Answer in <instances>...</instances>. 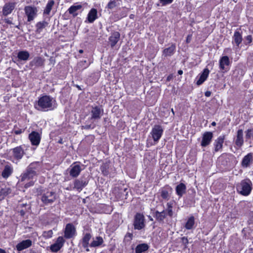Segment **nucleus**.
Returning <instances> with one entry per match:
<instances>
[{
	"label": "nucleus",
	"instance_id": "2f4dec72",
	"mask_svg": "<svg viewBox=\"0 0 253 253\" xmlns=\"http://www.w3.org/2000/svg\"><path fill=\"white\" fill-rule=\"evenodd\" d=\"M186 190V186L183 183L178 184L175 188L176 193L180 197H182L185 193Z\"/></svg>",
	"mask_w": 253,
	"mask_h": 253
},
{
	"label": "nucleus",
	"instance_id": "423d86ee",
	"mask_svg": "<svg viewBox=\"0 0 253 253\" xmlns=\"http://www.w3.org/2000/svg\"><path fill=\"white\" fill-rule=\"evenodd\" d=\"M164 132L162 126L159 125H155L152 127L150 134L155 143H158L161 138Z\"/></svg>",
	"mask_w": 253,
	"mask_h": 253
},
{
	"label": "nucleus",
	"instance_id": "8fccbe9b",
	"mask_svg": "<svg viewBox=\"0 0 253 253\" xmlns=\"http://www.w3.org/2000/svg\"><path fill=\"white\" fill-rule=\"evenodd\" d=\"M246 40L247 41V42H246L245 44H247L248 43H251L252 42V37L251 35H248L246 37Z\"/></svg>",
	"mask_w": 253,
	"mask_h": 253
},
{
	"label": "nucleus",
	"instance_id": "bb28decb",
	"mask_svg": "<svg viewBox=\"0 0 253 253\" xmlns=\"http://www.w3.org/2000/svg\"><path fill=\"white\" fill-rule=\"evenodd\" d=\"M44 60L41 57H35L30 63L31 67H40L44 64Z\"/></svg>",
	"mask_w": 253,
	"mask_h": 253
},
{
	"label": "nucleus",
	"instance_id": "7c9ffc66",
	"mask_svg": "<svg viewBox=\"0 0 253 253\" xmlns=\"http://www.w3.org/2000/svg\"><path fill=\"white\" fill-rule=\"evenodd\" d=\"M92 236L89 233L84 234L82 240V245L84 248H87L89 247V242L91 239Z\"/></svg>",
	"mask_w": 253,
	"mask_h": 253
},
{
	"label": "nucleus",
	"instance_id": "ea45409f",
	"mask_svg": "<svg viewBox=\"0 0 253 253\" xmlns=\"http://www.w3.org/2000/svg\"><path fill=\"white\" fill-rule=\"evenodd\" d=\"M11 189L9 187L2 188L0 191V199H3L5 196L11 193Z\"/></svg>",
	"mask_w": 253,
	"mask_h": 253
},
{
	"label": "nucleus",
	"instance_id": "a878e982",
	"mask_svg": "<svg viewBox=\"0 0 253 253\" xmlns=\"http://www.w3.org/2000/svg\"><path fill=\"white\" fill-rule=\"evenodd\" d=\"M235 144L240 147L244 143L243 131L242 129H239L237 131V136L235 140Z\"/></svg>",
	"mask_w": 253,
	"mask_h": 253
},
{
	"label": "nucleus",
	"instance_id": "39448f33",
	"mask_svg": "<svg viewBox=\"0 0 253 253\" xmlns=\"http://www.w3.org/2000/svg\"><path fill=\"white\" fill-rule=\"evenodd\" d=\"M56 196L55 192L47 191L41 195V200L45 205H51L55 201Z\"/></svg>",
	"mask_w": 253,
	"mask_h": 253
},
{
	"label": "nucleus",
	"instance_id": "603ef678",
	"mask_svg": "<svg viewBox=\"0 0 253 253\" xmlns=\"http://www.w3.org/2000/svg\"><path fill=\"white\" fill-rule=\"evenodd\" d=\"M168 214L169 216H172L173 214L172 208H168L167 209Z\"/></svg>",
	"mask_w": 253,
	"mask_h": 253
},
{
	"label": "nucleus",
	"instance_id": "f257e3e1",
	"mask_svg": "<svg viewBox=\"0 0 253 253\" xmlns=\"http://www.w3.org/2000/svg\"><path fill=\"white\" fill-rule=\"evenodd\" d=\"M35 107L40 111H51L56 108V101L49 95H44L39 98Z\"/></svg>",
	"mask_w": 253,
	"mask_h": 253
},
{
	"label": "nucleus",
	"instance_id": "4468645a",
	"mask_svg": "<svg viewBox=\"0 0 253 253\" xmlns=\"http://www.w3.org/2000/svg\"><path fill=\"white\" fill-rule=\"evenodd\" d=\"M65 242V240L62 237H59L57 239L55 243L52 245H51L50 247V249L51 252L53 253H56L59 251L61 248L63 247L64 243Z\"/></svg>",
	"mask_w": 253,
	"mask_h": 253
},
{
	"label": "nucleus",
	"instance_id": "f3484780",
	"mask_svg": "<svg viewBox=\"0 0 253 253\" xmlns=\"http://www.w3.org/2000/svg\"><path fill=\"white\" fill-rule=\"evenodd\" d=\"M230 64V61L229 57L227 56H224L220 58L219 61V68L221 71L224 72L226 71L227 69V66Z\"/></svg>",
	"mask_w": 253,
	"mask_h": 253
},
{
	"label": "nucleus",
	"instance_id": "bf43d9fd",
	"mask_svg": "<svg viewBox=\"0 0 253 253\" xmlns=\"http://www.w3.org/2000/svg\"><path fill=\"white\" fill-rule=\"evenodd\" d=\"M231 51V48H226V49L224 50V52H226V53L230 52Z\"/></svg>",
	"mask_w": 253,
	"mask_h": 253
},
{
	"label": "nucleus",
	"instance_id": "c756f323",
	"mask_svg": "<svg viewBox=\"0 0 253 253\" xmlns=\"http://www.w3.org/2000/svg\"><path fill=\"white\" fill-rule=\"evenodd\" d=\"M29 57L30 53L27 50H21L19 51L17 53V58L19 61H26L29 59Z\"/></svg>",
	"mask_w": 253,
	"mask_h": 253
},
{
	"label": "nucleus",
	"instance_id": "864d4df0",
	"mask_svg": "<svg viewBox=\"0 0 253 253\" xmlns=\"http://www.w3.org/2000/svg\"><path fill=\"white\" fill-rule=\"evenodd\" d=\"M191 39H192V35H189L187 36V38H186V42L187 43H189L191 40Z\"/></svg>",
	"mask_w": 253,
	"mask_h": 253
},
{
	"label": "nucleus",
	"instance_id": "c03bdc74",
	"mask_svg": "<svg viewBox=\"0 0 253 253\" xmlns=\"http://www.w3.org/2000/svg\"><path fill=\"white\" fill-rule=\"evenodd\" d=\"M53 232L52 230H49L47 231H45L43 233V237L46 238H50L52 236Z\"/></svg>",
	"mask_w": 253,
	"mask_h": 253
},
{
	"label": "nucleus",
	"instance_id": "9d476101",
	"mask_svg": "<svg viewBox=\"0 0 253 253\" xmlns=\"http://www.w3.org/2000/svg\"><path fill=\"white\" fill-rule=\"evenodd\" d=\"M240 31L241 30L235 31L232 37V43L236 49L240 48V45L243 41L242 32Z\"/></svg>",
	"mask_w": 253,
	"mask_h": 253
},
{
	"label": "nucleus",
	"instance_id": "7ed1b4c3",
	"mask_svg": "<svg viewBox=\"0 0 253 253\" xmlns=\"http://www.w3.org/2000/svg\"><path fill=\"white\" fill-rule=\"evenodd\" d=\"M253 183L251 180L247 178L242 180L236 184V189L238 193L245 196L249 195L252 190Z\"/></svg>",
	"mask_w": 253,
	"mask_h": 253
},
{
	"label": "nucleus",
	"instance_id": "69168bd1",
	"mask_svg": "<svg viewBox=\"0 0 253 253\" xmlns=\"http://www.w3.org/2000/svg\"><path fill=\"white\" fill-rule=\"evenodd\" d=\"M211 125L213 126H215L216 125V123L215 122H213L211 123Z\"/></svg>",
	"mask_w": 253,
	"mask_h": 253
},
{
	"label": "nucleus",
	"instance_id": "338daca9",
	"mask_svg": "<svg viewBox=\"0 0 253 253\" xmlns=\"http://www.w3.org/2000/svg\"><path fill=\"white\" fill-rule=\"evenodd\" d=\"M79 52H80V53H83V50H82V49H80V50H79Z\"/></svg>",
	"mask_w": 253,
	"mask_h": 253
},
{
	"label": "nucleus",
	"instance_id": "37998d69",
	"mask_svg": "<svg viewBox=\"0 0 253 253\" xmlns=\"http://www.w3.org/2000/svg\"><path fill=\"white\" fill-rule=\"evenodd\" d=\"M116 6V0H111L109 2L107 7L109 9H113Z\"/></svg>",
	"mask_w": 253,
	"mask_h": 253
},
{
	"label": "nucleus",
	"instance_id": "cd10ccee",
	"mask_svg": "<svg viewBox=\"0 0 253 253\" xmlns=\"http://www.w3.org/2000/svg\"><path fill=\"white\" fill-rule=\"evenodd\" d=\"M120 38V34L118 32H114L109 37V40L110 42L111 46L114 47L118 42Z\"/></svg>",
	"mask_w": 253,
	"mask_h": 253
},
{
	"label": "nucleus",
	"instance_id": "58836bf2",
	"mask_svg": "<svg viewBox=\"0 0 253 253\" xmlns=\"http://www.w3.org/2000/svg\"><path fill=\"white\" fill-rule=\"evenodd\" d=\"M48 23L44 21L38 22L36 25L37 28V32L38 33H41L42 30L46 27Z\"/></svg>",
	"mask_w": 253,
	"mask_h": 253
},
{
	"label": "nucleus",
	"instance_id": "72a5a7b5",
	"mask_svg": "<svg viewBox=\"0 0 253 253\" xmlns=\"http://www.w3.org/2000/svg\"><path fill=\"white\" fill-rule=\"evenodd\" d=\"M82 6L81 4L77 5H72L68 9L69 13L71 14H72L74 16H76L78 15V13H76L77 11L80 10L82 8Z\"/></svg>",
	"mask_w": 253,
	"mask_h": 253
},
{
	"label": "nucleus",
	"instance_id": "c9c22d12",
	"mask_svg": "<svg viewBox=\"0 0 253 253\" xmlns=\"http://www.w3.org/2000/svg\"><path fill=\"white\" fill-rule=\"evenodd\" d=\"M54 3L55 2L53 0H49L44 10L43 13L46 15H49Z\"/></svg>",
	"mask_w": 253,
	"mask_h": 253
},
{
	"label": "nucleus",
	"instance_id": "20e7f679",
	"mask_svg": "<svg viewBox=\"0 0 253 253\" xmlns=\"http://www.w3.org/2000/svg\"><path fill=\"white\" fill-rule=\"evenodd\" d=\"M25 146L22 145L17 146L10 150V160L13 163L17 164L22 159L25 154Z\"/></svg>",
	"mask_w": 253,
	"mask_h": 253
},
{
	"label": "nucleus",
	"instance_id": "13d9d810",
	"mask_svg": "<svg viewBox=\"0 0 253 253\" xmlns=\"http://www.w3.org/2000/svg\"><path fill=\"white\" fill-rule=\"evenodd\" d=\"M167 205L168 208H172V203H170V202L168 203Z\"/></svg>",
	"mask_w": 253,
	"mask_h": 253
},
{
	"label": "nucleus",
	"instance_id": "2eb2a0df",
	"mask_svg": "<svg viewBox=\"0 0 253 253\" xmlns=\"http://www.w3.org/2000/svg\"><path fill=\"white\" fill-rule=\"evenodd\" d=\"M213 137V134L211 132L207 131L205 132L202 136V139L201 141V146L202 147H206L209 145L212 140Z\"/></svg>",
	"mask_w": 253,
	"mask_h": 253
},
{
	"label": "nucleus",
	"instance_id": "1a4fd4ad",
	"mask_svg": "<svg viewBox=\"0 0 253 253\" xmlns=\"http://www.w3.org/2000/svg\"><path fill=\"white\" fill-rule=\"evenodd\" d=\"M24 11L27 16L28 22L33 21L37 15L38 10L35 6H26L24 7Z\"/></svg>",
	"mask_w": 253,
	"mask_h": 253
},
{
	"label": "nucleus",
	"instance_id": "79ce46f5",
	"mask_svg": "<svg viewBox=\"0 0 253 253\" xmlns=\"http://www.w3.org/2000/svg\"><path fill=\"white\" fill-rule=\"evenodd\" d=\"M253 137V129H249L246 132V138L250 139Z\"/></svg>",
	"mask_w": 253,
	"mask_h": 253
},
{
	"label": "nucleus",
	"instance_id": "49530a36",
	"mask_svg": "<svg viewBox=\"0 0 253 253\" xmlns=\"http://www.w3.org/2000/svg\"><path fill=\"white\" fill-rule=\"evenodd\" d=\"M173 0H159L160 2L162 3L163 6L169 4L172 2Z\"/></svg>",
	"mask_w": 253,
	"mask_h": 253
},
{
	"label": "nucleus",
	"instance_id": "4d7b16f0",
	"mask_svg": "<svg viewBox=\"0 0 253 253\" xmlns=\"http://www.w3.org/2000/svg\"><path fill=\"white\" fill-rule=\"evenodd\" d=\"M205 95L207 97H210L211 96V92L210 91H207L205 92Z\"/></svg>",
	"mask_w": 253,
	"mask_h": 253
},
{
	"label": "nucleus",
	"instance_id": "a19ab883",
	"mask_svg": "<svg viewBox=\"0 0 253 253\" xmlns=\"http://www.w3.org/2000/svg\"><path fill=\"white\" fill-rule=\"evenodd\" d=\"M155 217L159 221H163L166 218V214L164 211L162 212L156 211L155 212Z\"/></svg>",
	"mask_w": 253,
	"mask_h": 253
},
{
	"label": "nucleus",
	"instance_id": "5701e85b",
	"mask_svg": "<svg viewBox=\"0 0 253 253\" xmlns=\"http://www.w3.org/2000/svg\"><path fill=\"white\" fill-rule=\"evenodd\" d=\"M32 242L30 239L23 240L22 242L18 243L16 246V249L18 251H21L24 249H27L28 248L32 246Z\"/></svg>",
	"mask_w": 253,
	"mask_h": 253
},
{
	"label": "nucleus",
	"instance_id": "a211bd4d",
	"mask_svg": "<svg viewBox=\"0 0 253 253\" xmlns=\"http://www.w3.org/2000/svg\"><path fill=\"white\" fill-rule=\"evenodd\" d=\"M210 73V71L208 68L204 69L202 74L199 75L197 78L196 84L198 85L202 84L207 79Z\"/></svg>",
	"mask_w": 253,
	"mask_h": 253
},
{
	"label": "nucleus",
	"instance_id": "4c0bfd02",
	"mask_svg": "<svg viewBox=\"0 0 253 253\" xmlns=\"http://www.w3.org/2000/svg\"><path fill=\"white\" fill-rule=\"evenodd\" d=\"M109 164L107 163L103 164L100 167V170L104 176H108L109 174Z\"/></svg>",
	"mask_w": 253,
	"mask_h": 253
},
{
	"label": "nucleus",
	"instance_id": "f8f14e48",
	"mask_svg": "<svg viewBox=\"0 0 253 253\" xmlns=\"http://www.w3.org/2000/svg\"><path fill=\"white\" fill-rule=\"evenodd\" d=\"M29 139L32 145L38 146L40 144L41 136L38 132L33 131L29 134Z\"/></svg>",
	"mask_w": 253,
	"mask_h": 253
},
{
	"label": "nucleus",
	"instance_id": "412c9836",
	"mask_svg": "<svg viewBox=\"0 0 253 253\" xmlns=\"http://www.w3.org/2000/svg\"><path fill=\"white\" fill-rule=\"evenodd\" d=\"M13 168L11 164L4 166V169L1 172V176L4 179L8 178L13 173Z\"/></svg>",
	"mask_w": 253,
	"mask_h": 253
},
{
	"label": "nucleus",
	"instance_id": "f704fd0d",
	"mask_svg": "<svg viewBox=\"0 0 253 253\" xmlns=\"http://www.w3.org/2000/svg\"><path fill=\"white\" fill-rule=\"evenodd\" d=\"M149 249V246L146 244H141L138 245L135 248L136 253H142Z\"/></svg>",
	"mask_w": 253,
	"mask_h": 253
},
{
	"label": "nucleus",
	"instance_id": "6e6552de",
	"mask_svg": "<svg viewBox=\"0 0 253 253\" xmlns=\"http://www.w3.org/2000/svg\"><path fill=\"white\" fill-rule=\"evenodd\" d=\"M145 218L144 215L140 213H137L134 218L133 226L134 229L141 230L145 227Z\"/></svg>",
	"mask_w": 253,
	"mask_h": 253
},
{
	"label": "nucleus",
	"instance_id": "aec40b11",
	"mask_svg": "<svg viewBox=\"0 0 253 253\" xmlns=\"http://www.w3.org/2000/svg\"><path fill=\"white\" fill-rule=\"evenodd\" d=\"M176 46L174 43H172L169 47L165 48L162 52V56L165 57L171 56L175 52Z\"/></svg>",
	"mask_w": 253,
	"mask_h": 253
},
{
	"label": "nucleus",
	"instance_id": "3c124183",
	"mask_svg": "<svg viewBox=\"0 0 253 253\" xmlns=\"http://www.w3.org/2000/svg\"><path fill=\"white\" fill-rule=\"evenodd\" d=\"M33 185H34V182L33 181H30L29 182L25 184V187L28 188V187H29Z\"/></svg>",
	"mask_w": 253,
	"mask_h": 253
},
{
	"label": "nucleus",
	"instance_id": "680f3d73",
	"mask_svg": "<svg viewBox=\"0 0 253 253\" xmlns=\"http://www.w3.org/2000/svg\"><path fill=\"white\" fill-rule=\"evenodd\" d=\"M0 253H6V252L4 250L0 249Z\"/></svg>",
	"mask_w": 253,
	"mask_h": 253
},
{
	"label": "nucleus",
	"instance_id": "dca6fc26",
	"mask_svg": "<svg viewBox=\"0 0 253 253\" xmlns=\"http://www.w3.org/2000/svg\"><path fill=\"white\" fill-rule=\"evenodd\" d=\"M160 193L164 200H169L172 193V188L169 186H166L160 190Z\"/></svg>",
	"mask_w": 253,
	"mask_h": 253
},
{
	"label": "nucleus",
	"instance_id": "9b49d317",
	"mask_svg": "<svg viewBox=\"0 0 253 253\" xmlns=\"http://www.w3.org/2000/svg\"><path fill=\"white\" fill-rule=\"evenodd\" d=\"M76 235V229L72 223H68L66 225L64 230V237L66 239H70Z\"/></svg>",
	"mask_w": 253,
	"mask_h": 253
},
{
	"label": "nucleus",
	"instance_id": "473e14b6",
	"mask_svg": "<svg viewBox=\"0 0 253 253\" xmlns=\"http://www.w3.org/2000/svg\"><path fill=\"white\" fill-rule=\"evenodd\" d=\"M103 243V239L100 236L93 238V241L89 245L90 247H96L100 246Z\"/></svg>",
	"mask_w": 253,
	"mask_h": 253
},
{
	"label": "nucleus",
	"instance_id": "6e6d98bb",
	"mask_svg": "<svg viewBox=\"0 0 253 253\" xmlns=\"http://www.w3.org/2000/svg\"><path fill=\"white\" fill-rule=\"evenodd\" d=\"M23 131L22 130V129H18V130H16L15 131V133L16 134H21Z\"/></svg>",
	"mask_w": 253,
	"mask_h": 253
},
{
	"label": "nucleus",
	"instance_id": "f03ea898",
	"mask_svg": "<svg viewBox=\"0 0 253 253\" xmlns=\"http://www.w3.org/2000/svg\"><path fill=\"white\" fill-rule=\"evenodd\" d=\"M41 169V164L39 162L31 163L27 168L26 171L21 175V181H24L34 178L40 172Z\"/></svg>",
	"mask_w": 253,
	"mask_h": 253
},
{
	"label": "nucleus",
	"instance_id": "09e8293b",
	"mask_svg": "<svg viewBox=\"0 0 253 253\" xmlns=\"http://www.w3.org/2000/svg\"><path fill=\"white\" fill-rule=\"evenodd\" d=\"M95 125L92 124L86 125L84 126V128L86 129H93L94 128H95Z\"/></svg>",
	"mask_w": 253,
	"mask_h": 253
},
{
	"label": "nucleus",
	"instance_id": "4be33fe9",
	"mask_svg": "<svg viewBox=\"0 0 253 253\" xmlns=\"http://www.w3.org/2000/svg\"><path fill=\"white\" fill-rule=\"evenodd\" d=\"M15 6V3L9 2L4 4L2 8V14L4 16H7L10 14Z\"/></svg>",
	"mask_w": 253,
	"mask_h": 253
},
{
	"label": "nucleus",
	"instance_id": "e433bc0d",
	"mask_svg": "<svg viewBox=\"0 0 253 253\" xmlns=\"http://www.w3.org/2000/svg\"><path fill=\"white\" fill-rule=\"evenodd\" d=\"M195 218L194 216H192L188 218V220L185 223V227L188 230L191 229L193 228Z\"/></svg>",
	"mask_w": 253,
	"mask_h": 253
},
{
	"label": "nucleus",
	"instance_id": "774afa93",
	"mask_svg": "<svg viewBox=\"0 0 253 253\" xmlns=\"http://www.w3.org/2000/svg\"><path fill=\"white\" fill-rule=\"evenodd\" d=\"M86 251L88 252L89 250V249L88 248H84Z\"/></svg>",
	"mask_w": 253,
	"mask_h": 253
},
{
	"label": "nucleus",
	"instance_id": "052dcab7",
	"mask_svg": "<svg viewBox=\"0 0 253 253\" xmlns=\"http://www.w3.org/2000/svg\"><path fill=\"white\" fill-rule=\"evenodd\" d=\"M73 187H72L71 185H70V186L66 188V190H72L74 189L73 188Z\"/></svg>",
	"mask_w": 253,
	"mask_h": 253
},
{
	"label": "nucleus",
	"instance_id": "ddd939ff",
	"mask_svg": "<svg viewBox=\"0 0 253 253\" xmlns=\"http://www.w3.org/2000/svg\"><path fill=\"white\" fill-rule=\"evenodd\" d=\"M87 183V181L83 178L76 179L74 181V186L73 188L80 192Z\"/></svg>",
	"mask_w": 253,
	"mask_h": 253
},
{
	"label": "nucleus",
	"instance_id": "0eeeda50",
	"mask_svg": "<svg viewBox=\"0 0 253 253\" xmlns=\"http://www.w3.org/2000/svg\"><path fill=\"white\" fill-rule=\"evenodd\" d=\"M104 114V109L102 106H95L91 107L90 118L91 120H98Z\"/></svg>",
	"mask_w": 253,
	"mask_h": 253
},
{
	"label": "nucleus",
	"instance_id": "a18cd8bd",
	"mask_svg": "<svg viewBox=\"0 0 253 253\" xmlns=\"http://www.w3.org/2000/svg\"><path fill=\"white\" fill-rule=\"evenodd\" d=\"M133 237V235L130 233H127L125 235L124 240L126 241L129 242L132 240Z\"/></svg>",
	"mask_w": 253,
	"mask_h": 253
},
{
	"label": "nucleus",
	"instance_id": "e2e57ef3",
	"mask_svg": "<svg viewBox=\"0 0 253 253\" xmlns=\"http://www.w3.org/2000/svg\"><path fill=\"white\" fill-rule=\"evenodd\" d=\"M134 14H130V15H129V18H130V19H133V18H134Z\"/></svg>",
	"mask_w": 253,
	"mask_h": 253
},
{
	"label": "nucleus",
	"instance_id": "0e129e2a",
	"mask_svg": "<svg viewBox=\"0 0 253 253\" xmlns=\"http://www.w3.org/2000/svg\"><path fill=\"white\" fill-rule=\"evenodd\" d=\"M178 74H179V75H182V73H183V71H182V70H179V71H178Z\"/></svg>",
	"mask_w": 253,
	"mask_h": 253
},
{
	"label": "nucleus",
	"instance_id": "6ab92c4d",
	"mask_svg": "<svg viewBox=\"0 0 253 253\" xmlns=\"http://www.w3.org/2000/svg\"><path fill=\"white\" fill-rule=\"evenodd\" d=\"M81 171L82 169L81 166L77 164V163H75L74 165L71 166L69 171L70 175L73 177H76L80 174Z\"/></svg>",
	"mask_w": 253,
	"mask_h": 253
},
{
	"label": "nucleus",
	"instance_id": "c85d7f7f",
	"mask_svg": "<svg viewBox=\"0 0 253 253\" xmlns=\"http://www.w3.org/2000/svg\"><path fill=\"white\" fill-rule=\"evenodd\" d=\"M97 18V11L95 8H92L87 15V20L89 23H93Z\"/></svg>",
	"mask_w": 253,
	"mask_h": 253
},
{
	"label": "nucleus",
	"instance_id": "b1692460",
	"mask_svg": "<svg viewBox=\"0 0 253 253\" xmlns=\"http://www.w3.org/2000/svg\"><path fill=\"white\" fill-rule=\"evenodd\" d=\"M253 161V154L250 153L244 157L241 162L243 168H248Z\"/></svg>",
	"mask_w": 253,
	"mask_h": 253
},
{
	"label": "nucleus",
	"instance_id": "de8ad7c7",
	"mask_svg": "<svg viewBox=\"0 0 253 253\" xmlns=\"http://www.w3.org/2000/svg\"><path fill=\"white\" fill-rule=\"evenodd\" d=\"M181 243L184 246V247H187L188 244V240L187 237H183L181 238Z\"/></svg>",
	"mask_w": 253,
	"mask_h": 253
},
{
	"label": "nucleus",
	"instance_id": "393cba45",
	"mask_svg": "<svg viewBox=\"0 0 253 253\" xmlns=\"http://www.w3.org/2000/svg\"><path fill=\"white\" fill-rule=\"evenodd\" d=\"M225 139V135H222L219 136L214 142V151L215 152L218 151L220 150L223 146V143Z\"/></svg>",
	"mask_w": 253,
	"mask_h": 253
},
{
	"label": "nucleus",
	"instance_id": "5fc2aeb1",
	"mask_svg": "<svg viewBox=\"0 0 253 253\" xmlns=\"http://www.w3.org/2000/svg\"><path fill=\"white\" fill-rule=\"evenodd\" d=\"M4 21L5 22V23H7L8 24H12V22L11 20H10L8 18L5 19H4Z\"/></svg>",
	"mask_w": 253,
	"mask_h": 253
}]
</instances>
